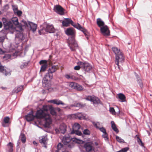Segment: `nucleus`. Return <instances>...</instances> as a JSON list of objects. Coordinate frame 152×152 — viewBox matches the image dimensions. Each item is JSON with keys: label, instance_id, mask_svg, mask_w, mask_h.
<instances>
[{"label": "nucleus", "instance_id": "3", "mask_svg": "<svg viewBox=\"0 0 152 152\" xmlns=\"http://www.w3.org/2000/svg\"><path fill=\"white\" fill-rule=\"evenodd\" d=\"M79 65L81 66V69L83 71L85 72V73H89L92 71L93 67L91 64L88 62L80 61L79 62Z\"/></svg>", "mask_w": 152, "mask_h": 152}, {"label": "nucleus", "instance_id": "35", "mask_svg": "<svg viewBox=\"0 0 152 152\" xmlns=\"http://www.w3.org/2000/svg\"><path fill=\"white\" fill-rule=\"evenodd\" d=\"M20 140H21L22 142L23 143H25L26 142V138L24 134L21 133L20 136Z\"/></svg>", "mask_w": 152, "mask_h": 152}, {"label": "nucleus", "instance_id": "52", "mask_svg": "<svg viewBox=\"0 0 152 152\" xmlns=\"http://www.w3.org/2000/svg\"><path fill=\"white\" fill-rule=\"evenodd\" d=\"M5 69L4 66L1 65L0 62V72L3 73L4 72Z\"/></svg>", "mask_w": 152, "mask_h": 152}, {"label": "nucleus", "instance_id": "5", "mask_svg": "<svg viewBox=\"0 0 152 152\" xmlns=\"http://www.w3.org/2000/svg\"><path fill=\"white\" fill-rule=\"evenodd\" d=\"M4 25V28L6 30H9L12 28V22L7 20L6 18H3L2 19Z\"/></svg>", "mask_w": 152, "mask_h": 152}, {"label": "nucleus", "instance_id": "20", "mask_svg": "<svg viewBox=\"0 0 152 152\" xmlns=\"http://www.w3.org/2000/svg\"><path fill=\"white\" fill-rule=\"evenodd\" d=\"M96 24L98 27L100 28L105 25L104 23L100 18H98L97 19Z\"/></svg>", "mask_w": 152, "mask_h": 152}, {"label": "nucleus", "instance_id": "58", "mask_svg": "<svg viewBox=\"0 0 152 152\" xmlns=\"http://www.w3.org/2000/svg\"><path fill=\"white\" fill-rule=\"evenodd\" d=\"M92 123L93 125H94V126L95 127V128L97 129H98L99 128V127L97 126V122L96 123L95 122L93 121L92 122Z\"/></svg>", "mask_w": 152, "mask_h": 152}, {"label": "nucleus", "instance_id": "27", "mask_svg": "<svg viewBox=\"0 0 152 152\" xmlns=\"http://www.w3.org/2000/svg\"><path fill=\"white\" fill-rule=\"evenodd\" d=\"M136 77L137 79V81L138 84L139 85L140 88L142 89L143 88V85L141 79L140 77L138 76V75L136 76Z\"/></svg>", "mask_w": 152, "mask_h": 152}, {"label": "nucleus", "instance_id": "4", "mask_svg": "<svg viewBox=\"0 0 152 152\" xmlns=\"http://www.w3.org/2000/svg\"><path fill=\"white\" fill-rule=\"evenodd\" d=\"M65 32L68 36H71V37L69 38V40H71L72 43H74L75 41L76 32L74 29L72 27L68 28L65 31Z\"/></svg>", "mask_w": 152, "mask_h": 152}, {"label": "nucleus", "instance_id": "45", "mask_svg": "<svg viewBox=\"0 0 152 152\" xmlns=\"http://www.w3.org/2000/svg\"><path fill=\"white\" fill-rule=\"evenodd\" d=\"M116 139L119 142H125L124 141L123 139L117 136H116Z\"/></svg>", "mask_w": 152, "mask_h": 152}, {"label": "nucleus", "instance_id": "56", "mask_svg": "<svg viewBox=\"0 0 152 152\" xmlns=\"http://www.w3.org/2000/svg\"><path fill=\"white\" fill-rule=\"evenodd\" d=\"M78 63V64H79V65L76 66L74 67V69L75 70H79L80 68H81V66H80L79 65V63Z\"/></svg>", "mask_w": 152, "mask_h": 152}, {"label": "nucleus", "instance_id": "6", "mask_svg": "<svg viewBox=\"0 0 152 152\" xmlns=\"http://www.w3.org/2000/svg\"><path fill=\"white\" fill-rule=\"evenodd\" d=\"M48 102L53 103L55 104H56L57 105L61 104L62 105H64L65 106L63 107V108L65 109L67 108L70 109L71 107L70 106L69 107L68 104H65L61 100H58L57 99L51 100L48 101Z\"/></svg>", "mask_w": 152, "mask_h": 152}, {"label": "nucleus", "instance_id": "16", "mask_svg": "<svg viewBox=\"0 0 152 152\" xmlns=\"http://www.w3.org/2000/svg\"><path fill=\"white\" fill-rule=\"evenodd\" d=\"M28 21L27 22L26 20H23L21 21V22L19 23L18 26L21 29L23 27L26 28V27H28L29 25L28 24Z\"/></svg>", "mask_w": 152, "mask_h": 152}, {"label": "nucleus", "instance_id": "31", "mask_svg": "<svg viewBox=\"0 0 152 152\" xmlns=\"http://www.w3.org/2000/svg\"><path fill=\"white\" fill-rule=\"evenodd\" d=\"M71 134H75L76 135L78 136H81L82 134L81 131H78V130H74L73 129L71 132Z\"/></svg>", "mask_w": 152, "mask_h": 152}, {"label": "nucleus", "instance_id": "50", "mask_svg": "<svg viewBox=\"0 0 152 152\" xmlns=\"http://www.w3.org/2000/svg\"><path fill=\"white\" fill-rule=\"evenodd\" d=\"M47 61L46 60H41L39 62V64L40 65L45 64H47Z\"/></svg>", "mask_w": 152, "mask_h": 152}, {"label": "nucleus", "instance_id": "49", "mask_svg": "<svg viewBox=\"0 0 152 152\" xmlns=\"http://www.w3.org/2000/svg\"><path fill=\"white\" fill-rule=\"evenodd\" d=\"M12 7L14 13L18 10V7L16 5H12Z\"/></svg>", "mask_w": 152, "mask_h": 152}, {"label": "nucleus", "instance_id": "14", "mask_svg": "<svg viewBox=\"0 0 152 152\" xmlns=\"http://www.w3.org/2000/svg\"><path fill=\"white\" fill-rule=\"evenodd\" d=\"M35 116L33 115V112L32 110L29 112V113L26 116V118L27 121L30 122L33 121Z\"/></svg>", "mask_w": 152, "mask_h": 152}, {"label": "nucleus", "instance_id": "34", "mask_svg": "<svg viewBox=\"0 0 152 152\" xmlns=\"http://www.w3.org/2000/svg\"><path fill=\"white\" fill-rule=\"evenodd\" d=\"M47 140V138L43 136L41 139H39V142L40 143H43L45 145L46 144V141Z\"/></svg>", "mask_w": 152, "mask_h": 152}, {"label": "nucleus", "instance_id": "21", "mask_svg": "<svg viewBox=\"0 0 152 152\" xmlns=\"http://www.w3.org/2000/svg\"><path fill=\"white\" fill-rule=\"evenodd\" d=\"M118 98L120 99V101L122 102H125L126 101V96L122 93H120L118 94Z\"/></svg>", "mask_w": 152, "mask_h": 152}, {"label": "nucleus", "instance_id": "38", "mask_svg": "<svg viewBox=\"0 0 152 152\" xmlns=\"http://www.w3.org/2000/svg\"><path fill=\"white\" fill-rule=\"evenodd\" d=\"M77 83L75 82H71L69 83V86L70 87L75 89Z\"/></svg>", "mask_w": 152, "mask_h": 152}, {"label": "nucleus", "instance_id": "60", "mask_svg": "<svg viewBox=\"0 0 152 152\" xmlns=\"http://www.w3.org/2000/svg\"><path fill=\"white\" fill-rule=\"evenodd\" d=\"M55 131L56 133L58 134L60 132V129H55Z\"/></svg>", "mask_w": 152, "mask_h": 152}, {"label": "nucleus", "instance_id": "8", "mask_svg": "<svg viewBox=\"0 0 152 152\" xmlns=\"http://www.w3.org/2000/svg\"><path fill=\"white\" fill-rule=\"evenodd\" d=\"M62 24L64 26L67 27L71 24L75 28L77 24L75 23L73 21L69 18H65L64 20L62 21Z\"/></svg>", "mask_w": 152, "mask_h": 152}, {"label": "nucleus", "instance_id": "59", "mask_svg": "<svg viewBox=\"0 0 152 152\" xmlns=\"http://www.w3.org/2000/svg\"><path fill=\"white\" fill-rule=\"evenodd\" d=\"M5 39V37L4 36H0V42H3Z\"/></svg>", "mask_w": 152, "mask_h": 152}, {"label": "nucleus", "instance_id": "47", "mask_svg": "<svg viewBox=\"0 0 152 152\" xmlns=\"http://www.w3.org/2000/svg\"><path fill=\"white\" fill-rule=\"evenodd\" d=\"M3 73L6 76H10L11 75V73L9 70H7L6 69H5L4 72H3Z\"/></svg>", "mask_w": 152, "mask_h": 152}, {"label": "nucleus", "instance_id": "55", "mask_svg": "<svg viewBox=\"0 0 152 152\" xmlns=\"http://www.w3.org/2000/svg\"><path fill=\"white\" fill-rule=\"evenodd\" d=\"M110 111L111 113L113 114H115V112L114 108L113 107H110Z\"/></svg>", "mask_w": 152, "mask_h": 152}, {"label": "nucleus", "instance_id": "53", "mask_svg": "<svg viewBox=\"0 0 152 152\" xmlns=\"http://www.w3.org/2000/svg\"><path fill=\"white\" fill-rule=\"evenodd\" d=\"M14 14H16L19 16H20L22 15V12L21 11L18 10V11H16V12Z\"/></svg>", "mask_w": 152, "mask_h": 152}, {"label": "nucleus", "instance_id": "37", "mask_svg": "<svg viewBox=\"0 0 152 152\" xmlns=\"http://www.w3.org/2000/svg\"><path fill=\"white\" fill-rule=\"evenodd\" d=\"M94 95H88L86 96V97L84 98V99L87 101H90L91 102L93 101V99L94 97Z\"/></svg>", "mask_w": 152, "mask_h": 152}, {"label": "nucleus", "instance_id": "54", "mask_svg": "<svg viewBox=\"0 0 152 152\" xmlns=\"http://www.w3.org/2000/svg\"><path fill=\"white\" fill-rule=\"evenodd\" d=\"M63 145L62 144L59 143L57 145V149L58 150L60 149L63 147Z\"/></svg>", "mask_w": 152, "mask_h": 152}, {"label": "nucleus", "instance_id": "63", "mask_svg": "<svg viewBox=\"0 0 152 152\" xmlns=\"http://www.w3.org/2000/svg\"><path fill=\"white\" fill-rule=\"evenodd\" d=\"M3 52L2 51V50L0 48V54H3Z\"/></svg>", "mask_w": 152, "mask_h": 152}, {"label": "nucleus", "instance_id": "57", "mask_svg": "<svg viewBox=\"0 0 152 152\" xmlns=\"http://www.w3.org/2000/svg\"><path fill=\"white\" fill-rule=\"evenodd\" d=\"M137 142L139 144H140V143H141V146L143 145V144L142 142V140H141V139L140 138L137 139Z\"/></svg>", "mask_w": 152, "mask_h": 152}, {"label": "nucleus", "instance_id": "44", "mask_svg": "<svg viewBox=\"0 0 152 152\" xmlns=\"http://www.w3.org/2000/svg\"><path fill=\"white\" fill-rule=\"evenodd\" d=\"M47 66H48L47 64H45L42 65L41 68L40 72H41V71H42L43 72H45L46 70V69L47 67Z\"/></svg>", "mask_w": 152, "mask_h": 152}, {"label": "nucleus", "instance_id": "10", "mask_svg": "<svg viewBox=\"0 0 152 152\" xmlns=\"http://www.w3.org/2000/svg\"><path fill=\"white\" fill-rule=\"evenodd\" d=\"M72 140L73 141H74L75 140H78V139L75 137L72 138L68 134L66 135L63 138L62 142L64 145H66L69 142Z\"/></svg>", "mask_w": 152, "mask_h": 152}, {"label": "nucleus", "instance_id": "19", "mask_svg": "<svg viewBox=\"0 0 152 152\" xmlns=\"http://www.w3.org/2000/svg\"><path fill=\"white\" fill-rule=\"evenodd\" d=\"M45 23H44L41 26L40 29L38 31V33L39 35H41L44 34L45 32H46V27L44 26Z\"/></svg>", "mask_w": 152, "mask_h": 152}, {"label": "nucleus", "instance_id": "41", "mask_svg": "<svg viewBox=\"0 0 152 152\" xmlns=\"http://www.w3.org/2000/svg\"><path fill=\"white\" fill-rule=\"evenodd\" d=\"M50 114L53 115H56V113L55 111V109L52 106V108H51L50 111Z\"/></svg>", "mask_w": 152, "mask_h": 152}, {"label": "nucleus", "instance_id": "33", "mask_svg": "<svg viewBox=\"0 0 152 152\" xmlns=\"http://www.w3.org/2000/svg\"><path fill=\"white\" fill-rule=\"evenodd\" d=\"M24 38H25L22 34H20L19 35H18V36L16 37V39L17 40L18 39L20 42L23 40L24 39Z\"/></svg>", "mask_w": 152, "mask_h": 152}, {"label": "nucleus", "instance_id": "22", "mask_svg": "<svg viewBox=\"0 0 152 152\" xmlns=\"http://www.w3.org/2000/svg\"><path fill=\"white\" fill-rule=\"evenodd\" d=\"M52 106L50 105H44L42 107V110L44 112H48L49 111L51 108H52Z\"/></svg>", "mask_w": 152, "mask_h": 152}, {"label": "nucleus", "instance_id": "25", "mask_svg": "<svg viewBox=\"0 0 152 152\" xmlns=\"http://www.w3.org/2000/svg\"><path fill=\"white\" fill-rule=\"evenodd\" d=\"M100 100L99 98L94 96L93 99V101L91 102H92L93 104L94 105L98 104L100 103Z\"/></svg>", "mask_w": 152, "mask_h": 152}, {"label": "nucleus", "instance_id": "17", "mask_svg": "<svg viewBox=\"0 0 152 152\" xmlns=\"http://www.w3.org/2000/svg\"><path fill=\"white\" fill-rule=\"evenodd\" d=\"M30 29L32 30L33 32H34L36 30L37 27V24L30 21H28V24Z\"/></svg>", "mask_w": 152, "mask_h": 152}, {"label": "nucleus", "instance_id": "13", "mask_svg": "<svg viewBox=\"0 0 152 152\" xmlns=\"http://www.w3.org/2000/svg\"><path fill=\"white\" fill-rule=\"evenodd\" d=\"M100 31L101 33L104 35L109 36L110 35V31L108 26L106 25L100 28Z\"/></svg>", "mask_w": 152, "mask_h": 152}, {"label": "nucleus", "instance_id": "12", "mask_svg": "<svg viewBox=\"0 0 152 152\" xmlns=\"http://www.w3.org/2000/svg\"><path fill=\"white\" fill-rule=\"evenodd\" d=\"M44 26L46 27V32L49 33H52L55 32V28L52 25H50L49 23H45Z\"/></svg>", "mask_w": 152, "mask_h": 152}, {"label": "nucleus", "instance_id": "36", "mask_svg": "<svg viewBox=\"0 0 152 152\" xmlns=\"http://www.w3.org/2000/svg\"><path fill=\"white\" fill-rule=\"evenodd\" d=\"M65 147L68 150H70L74 146L72 142H69L67 143L66 145H65Z\"/></svg>", "mask_w": 152, "mask_h": 152}, {"label": "nucleus", "instance_id": "32", "mask_svg": "<svg viewBox=\"0 0 152 152\" xmlns=\"http://www.w3.org/2000/svg\"><path fill=\"white\" fill-rule=\"evenodd\" d=\"M83 89L84 88L82 86L79 85L78 83H77L75 89V90L78 91H81L83 90Z\"/></svg>", "mask_w": 152, "mask_h": 152}, {"label": "nucleus", "instance_id": "46", "mask_svg": "<svg viewBox=\"0 0 152 152\" xmlns=\"http://www.w3.org/2000/svg\"><path fill=\"white\" fill-rule=\"evenodd\" d=\"M129 149V147H126L118 151H117L116 152H126Z\"/></svg>", "mask_w": 152, "mask_h": 152}, {"label": "nucleus", "instance_id": "51", "mask_svg": "<svg viewBox=\"0 0 152 152\" xmlns=\"http://www.w3.org/2000/svg\"><path fill=\"white\" fill-rule=\"evenodd\" d=\"M98 129H99L101 132L103 133L106 132L105 129L103 127H102L101 128L99 127Z\"/></svg>", "mask_w": 152, "mask_h": 152}, {"label": "nucleus", "instance_id": "39", "mask_svg": "<svg viewBox=\"0 0 152 152\" xmlns=\"http://www.w3.org/2000/svg\"><path fill=\"white\" fill-rule=\"evenodd\" d=\"M80 124L77 123H75L73 126V129H75V130H78L80 128Z\"/></svg>", "mask_w": 152, "mask_h": 152}, {"label": "nucleus", "instance_id": "42", "mask_svg": "<svg viewBox=\"0 0 152 152\" xmlns=\"http://www.w3.org/2000/svg\"><path fill=\"white\" fill-rule=\"evenodd\" d=\"M83 132L84 135H90L91 133L90 131L88 129H86L84 130Z\"/></svg>", "mask_w": 152, "mask_h": 152}, {"label": "nucleus", "instance_id": "23", "mask_svg": "<svg viewBox=\"0 0 152 152\" xmlns=\"http://www.w3.org/2000/svg\"><path fill=\"white\" fill-rule=\"evenodd\" d=\"M66 127L64 124L61 125L60 126V132L63 134H64L66 131Z\"/></svg>", "mask_w": 152, "mask_h": 152}, {"label": "nucleus", "instance_id": "40", "mask_svg": "<svg viewBox=\"0 0 152 152\" xmlns=\"http://www.w3.org/2000/svg\"><path fill=\"white\" fill-rule=\"evenodd\" d=\"M51 121L50 120L49 121H47L46 120L45 121V124L44 125V126L45 128H49L50 127V124L51 123Z\"/></svg>", "mask_w": 152, "mask_h": 152}, {"label": "nucleus", "instance_id": "61", "mask_svg": "<svg viewBox=\"0 0 152 152\" xmlns=\"http://www.w3.org/2000/svg\"><path fill=\"white\" fill-rule=\"evenodd\" d=\"M70 75L68 74H66L65 75V77L67 79H70Z\"/></svg>", "mask_w": 152, "mask_h": 152}, {"label": "nucleus", "instance_id": "11", "mask_svg": "<svg viewBox=\"0 0 152 152\" xmlns=\"http://www.w3.org/2000/svg\"><path fill=\"white\" fill-rule=\"evenodd\" d=\"M75 28L82 31L84 33L87 39H88L89 34L86 29L81 26L78 23L77 24Z\"/></svg>", "mask_w": 152, "mask_h": 152}, {"label": "nucleus", "instance_id": "26", "mask_svg": "<svg viewBox=\"0 0 152 152\" xmlns=\"http://www.w3.org/2000/svg\"><path fill=\"white\" fill-rule=\"evenodd\" d=\"M30 61L26 62H22V64L20 66V68L21 69L26 68L28 66V63L30 62Z\"/></svg>", "mask_w": 152, "mask_h": 152}, {"label": "nucleus", "instance_id": "43", "mask_svg": "<svg viewBox=\"0 0 152 152\" xmlns=\"http://www.w3.org/2000/svg\"><path fill=\"white\" fill-rule=\"evenodd\" d=\"M102 137L105 141H108L109 140L108 134L106 132L103 133Z\"/></svg>", "mask_w": 152, "mask_h": 152}, {"label": "nucleus", "instance_id": "2", "mask_svg": "<svg viewBox=\"0 0 152 152\" xmlns=\"http://www.w3.org/2000/svg\"><path fill=\"white\" fill-rule=\"evenodd\" d=\"M56 66L55 65L52 66L50 67L48 72L45 75L43 79L42 83L43 84H45V86H47L48 82L50 81L53 78V73L56 71Z\"/></svg>", "mask_w": 152, "mask_h": 152}, {"label": "nucleus", "instance_id": "24", "mask_svg": "<svg viewBox=\"0 0 152 152\" xmlns=\"http://www.w3.org/2000/svg\"><path fill=\"white\" fill-rule=\"evenodd\" d=\"M86 104H83L81 103H77L74 104H72L70 105V107H82L86 106Z\"/></svg>", "mask_w": 152, "mask_h": 152}, {"label": "nucleus", "instance_id": "29", "mask_svg": "<svg viewBox=\"0 0 152 152\" xmlns=\"http://www.w3.org/2000/svg\"><path fill=\"white\" fill-rule=\"evenodd\" d=\"M7 146L8 147V148L6 151L10 152H13V146L12 143L10 142L7 144Z\"/></svg>", "mask_w": 152, "mask_h": 152}, {"label": "nucleus", "instance_id": "48", "mask_svg": "<svg viewBox=\"0 0 152 152\" xmlns=\"http://www.w3.org/2000/svg\"><path fill=\"white\" fill-rule=\"evenodd\" d=\"M10 118L8 116L5 117L4 119V124H8L10 121Z\"/></svg>", "mask_w": 152, "mask_h": 152}, {"label": "nucleus", "instance_id": "1", "mask_svg": "<svg viewBox=\"0 0 152 152\" xmlns=\"http://www.w3.org/2000/svg\"><path fill=\"white\" fill-rule=\"evenodd\" d=\"M112 50L115 55V64L117 65L118 68L120 70L119 63H122L124 61V56L122 52L120 51V49H118L116 47H113L112 48Z\"/></svg>", "mask_w": 152, "mask_h": 152}, {"label": "nucleus", "instance_id": "30", "mask_svg": "<svg viewBox=\"0 0 152 152\" xmlns=\"http://www.w3.org/2000/svg\"><path fill=\"white\" fill-rule=\"evenodd\" d=\"M12 23L16 26H18L19 24V23L18 21V19L17 17L13 18L12 19Z\"/></svg>", "mask_w": 152, "mask_h": 152}, {"label": "nucleus", "instance_id": "64", "mask_svg": "<svg viewBox=\"0 0 152 152\" xmlns=\"http://www.w3.org/2000/svg\"><path fill=\"white\" fill-rule=\"evenodd\" d=\"M3 26L2 23L1 21H0V28H1Z\"/></svg>", "mask_w": 152, "mask_h": 152}, {"label": "nucleus", "instance_id": "7", "mask_svg": "<svg viewBox=\"0 0 152 152\" xmlns=\"http://www.w3.org/2000/svg\"><path fill=\"white\" fill-rule=\"evenodd\" d=\"M48 115V114L45 113L42 109H40L37 111L35 116L37 119H42Z\"/></svg>", "mask_w": 152, "mask_h": 152}, {"label": "nucleus", "instance_id": "28", "mask_svg": "<svg viewBox=\"0 0 152 152\" xmlns=\"http://www.w3.org/2000/svg\"><path fill=\"white\" fill-rule=\"evenodd\" d=\"M111 127L113 130L116 133H118L119 132V130L117 127H116L114 122L112 121H111Z\"/></svg>", "mask_w": 152, "mask_h": 152}, {"label": "nucleus", "instance_id": "62", "mask_svg": "<svg viewBox=\"0 0 152 152\" xmlns=\"http://www.w3.org/2000/svg\"><path fill=\"white\" fill-rule=\"evenodd\" d=\"M75 77L73 75H71L70 76V79H75Z\"/></svg>", "mask_w": 152, "mask_h": 152}, {"label": "nucleus", "instance_id": "9", "mask_svg": "<svg viewBox=\"0 0 152 152\" xmlns=\"http://www.w3.org/2000/svg\"><path fill=\"white\" fill-rule=\"evenodd\" d=\"M53 10L58 14L62 15L64 14V9L60 5H55L53 8Z\"/></svg>", "mask_w": 152, "mask_h": 152}, {"label": "nucleus", "instance_id": "18", "mask_svg": "<svg viewBox=\"0 0 152 152\" xmlns=\"http://www.w3.org/2000/svg\"><path fill=\"white\" fill-rule=\"evenodd\" d=\"M23 86H20L15 87L12 91V94H14L15 93H17L22 91L23 89Z\"/></svg>", "mask_w": 152, "mask_h": 152}, {"label": "nucleus", "instance_id": "15", "mask_svg": "<svg viewBox=\"0 0 152 152\" xmlns=\"http://www.w3.org/2000/svg\"><path fill=\"white\" fill-rule=\"evenodd\" d=\"M84 147L86 151L88 152H89L91 151H93L94 150V147L89 142H87L85 144Z\"/></svg>", "mask_w": 152, "mask_h": 152}]
</instances>
